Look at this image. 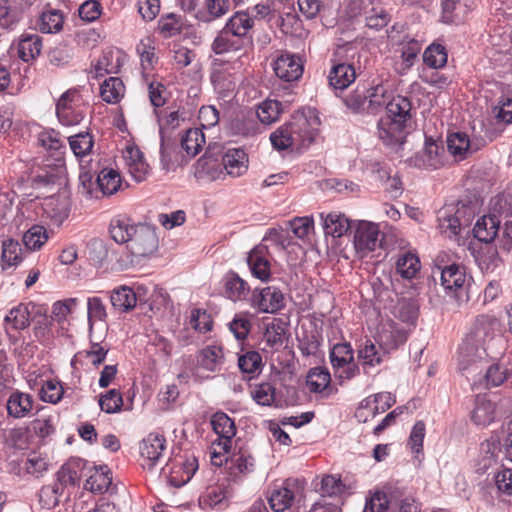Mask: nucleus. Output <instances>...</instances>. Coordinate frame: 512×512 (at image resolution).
<instances>
[{
    "label": "nucleus",
    "instance_id": "4c0bfd02",
    "mask_svg": "<svg viewBox=\"0 0 512 512\" xmlns=\"http://www.w3.org/2000/svg\"><path fill=\"white\" fill-rule=\"evenodd\" d=\"M108 347L102 343H92L89 349L77 352L72 360L71 366L73 369H77V364H82L83 360H89L95 367L101 365L107 356Z\"/></svg>",
    "mask_w": 512,
    "mask_h": 512
},
{
    "label": "nucleus",
    "instance_id": "c9c22d12",
    "mask_svg": "<svg viewBox=\"0 0 512 512\" xmlns=\"http://www.w3.org/2000/svg\"><path fill=\"white\" fill-rule=\"evenodd\" d=\"M405 124L391 118H381L378 123L379 138L386 145H394L401 143L404 139Z\"/></svg>",
    "mask_w": 512,
    "mask_h": 512
},
{
    "label": "nucleus",
    "instance_id": "f8f14e48",
    "mask_svg": "<svg viewBox=\"0 0 512 512\" xmlns=\"http://www.w3.org/2000/svg\"><path fill=\"white\" fill-rule=\"evenodd\" d=\"M379 226L369 221H359L354 234V246L357 254L364 258L370 252L380 247L381 240Z\"/></svg>",
    "mask_w": 512,
    "mask_h": 512
},
{
    "label": "nucleus",
    "instance_id": "e2e57ef3",
    "mask_svg": "<svg viewBox=\"0 0 512 512\" xmlns=\"http://www.w3.org/2000/svg\"><path fill=\"white\" fill-rule=\"evenodd\" d=\"M238 366L243 373L249 374L253 377L254 375L259 374L262 370V357L256 351H247L239 356Z\"/></svg>",
    "mask_w": 512,
    "mask_h": 512
},
{
    "label": "nucleus",
    "instance_id": "774afa93",
    "mask_svg": "<svg viewBox=\"0 0 512 512\" xmlns=\"http://www.w3.org/2000/svg\"><path fill=\"white\" fill-rule=\"evenodd\" d=\"M270 141L277 150H286L291 147L296 148V142L287 123L271 133Z\"/></svg>",
    "mask_w": 512,
    "mask_h": 512
},
{
    "label": "nucleus",
    "instance_id": "3c124183",
    "mask_svg": "<svg viewBox=\"0 0 512 512\" xmlns=\"http://www.w3.org/2000/svg\"><path fill=\"white\" fill-rule=\"evenodd\" d=\"M448 53L444 45L440 43L430 44L423 53V62L426 66L439 69L446 65Z\"/></svg>",
    "mask_w": 512,
    "mask_h": 512
},
{
    "label": "nucleus",
    "instance_id": "72a5a7b5",
    "mask_svg": "<svg viewBox=\"0 0 512 512\" xmlns=\"http://www.w3.org/2000/svg\"><path fill=\"white\" fill-rule=\"evenodd\" d=\"M136 52L140 58L142 75L148 77L158 63L154 40L151 37L141 39L136 46Z\"/></svg>",
    "mask_w": 512,
    "mask_h": 512
},
{
    "label": "nucleus",
    "instance_id": "bb28decb",
    "mask_svg": "<svg viewBox=\"0 0 512 512\" xmlns=\"http://www.w3.org/2000/svg\"><path fill=\"white\" fill-rule=\"evenodd\" d=\"M356 79V71L352 64L333 62L328 80L331 87L344 90Z\"/></svg>",
    "mask_w": 512,
    "mask_h": 512
},
{
    "label": "nucleus",
    "instance_id": "a211bd4d",
    "mask_svg": "<svg viewBox=\"0 0 512 512\" xmlns=\"http://www.w3.org/2000/svg\"><path fill=\"white\" fill-rule=\"evenodd\" d=\"M386 355L380 346L377 348L371 339H366L357 348V364L362 367L364 373H369L371 368L382 364Z\"/></svg>",
    "mask_w": 512,
    "mask_h": 512
},
{
    "label": "nucleus",
    "instance_id": "f257e3e1",
    "mask_svg": "<svg viewBox=\"0 0 512 512\" xmlns=\"http://www.w3.org/2000/svg\"><path fill=\"white\" fill-rule=\"evenodd\" d=\"M109 231L115 242L126 245L131 256L127 264L139 263L158 248L155 230L148 225L133 224L127 217L118 216L112 219Z\"/></svg>",
    "mask_w": 512,
    "mask_h": 512
},
{
    "label": "nucleus",
    "instance_id": "a878e982",
    "mask_svg": "<svg viewBox=\"0 0 512 512\" xmlns=\"http://www.w3.org/2000/svg\"><path fill=\"white\" fill-rule=\"evenodd\" d=\"M249 159L243 149H229L222 157V165L231 177H240L248 170Z\"/></svg>",
    "mask_w": 512,
    "mask_h": 512
},
{
    "label": "nucleus",
    "instance_id": "4d7b16f0",
    "mask_svg": "<svg viewBox=\"0 0 512 512\" xmlns=\"http://www.w3.org/2000/svg\"><path fill=\"white\" fill-rule=\"evenodd\" d=\"M63 16L58 10H47L41 13L36 26L42 33H56L62 29Z\"/></svg>",
    "mask_w": 512,
    "mask_h": 512
},
{
    "label": "nucleus",
    "instance_id": "9d476101",
    "mask_svg": "<svg viewBox=\"0 0 512 512\" xmlns=\"http://www.w3.org/2000/svg\"><path fill=\"white\" fill-rule=\"evenodd\" d=\"M250 306L261 313H276L285 307L282 291L274 286L254 289L249 299Z\"/></svg>",
    "mask_w": 512,
    "mask_h": 512
},
{
    "label": "nucleus",
    "instance_id": "de8ad7c7",
    "mask_svg": "<svg viewBox=\"0 0 512 512\" xmlns=\"http://www.w3.org/2000/svg\"><path fill=\"white\" fill-rule=\"evenodd\" d=\"M96 183L103 195H112L119 190L122 180L118 171L104 168L99 172Z\"/></svg>",
    "mask_w": 512,
    "mask_h": 512
},
{
    "label": "nucleus",
    "instance_id": "bf43d9fd",
    "mask_svg": "<svg viewBox=\"0 0 512 512\" xmlns=\"http://www.w3.org/2000/svg\"><path fill=\"white\" fill-rule=\"evenodd\" d=\"M282 113V104L277 100L267 99L258 105L256 114L263 124H272L279 120Z\"/></svg>",
    "mask_w": 512,
    "mask_h": 512
},
{
    "label": "nucleus",
    "instance_id": "423d86ee",
    "mask_svg": "<svg viewBox=\"0 0 512 512\" xmlns=\"http://www.w3.org/2000/svg\"><path fill=\"white\" fill-rule=\"evenodd\" d=\"M241 56L237 59L223 60L215 58L210 66V81L217 93L225 95L227 92L234 91L238 75L242 70L243 63Z\"/></svg>",
    "mask_w": 512,
    "mask_h": 512
},
{
    "label": "nucleus",
    "instance_id": "6e6d98bb",
    "mask_svg": "<svg viewBox=\"0 0 512 512\" xmlns=\"http://www.w3.org/2000/svg\"><path fill=\"white\" fill-rule=\"evenodd\" d=\"M49 238L48 230L42 225L35 224L24 233L23 243L29 250L36 251L41 249Z\"/></svg>",
    "mask_w": 512,
    "mask_h": 512
},
{
    "label": "nucleus",
    "instance_id": "c03bdc74",
    "mask_svg": "<svg viewBox=\"0 0 512 512\" xmlns=\"http://www.w3.org/2000/svg\"><path fill=\"white\" fill-rule=\"evenodd\" d=\"M396 402L395 396L390 392H380L370 395L362 400L363 408H370L371 418L391 408Z\"/></svg>",
    "mask_w": 512,
    "mask_h": 512
},
{
    "label": "nucleus",
    "instance_id": "338daca9",
    "mask_svg": "<svg viewBox=\"0 0 512 512\" xmlns=\"http://www.w3.org/2000/svg\"><path fill=\"white\" fill-rule=\"evenodd\" d=\"M158 30L164 38L179 34L182 30L181 17L174 13L163 15L158 21Z\"/></svg>",
    "mask_w": 512,
    "mask_h": 512
},
{
    "label": "nucleus",
    "instance_id": "ea45409f",
    "mask_svg": "<svg viewBox=\"0 0 512 512\" xmlns=\"http://www.w3.org/2000/svg\"><path fill=\"white\" fill-rule=\"evenodd\" d=\"M112 483L111 472L107 467H94L85 482V489L94 493H103L108 490Z\"/></svg>",
    "mask_w": 512,
    "mask_h": 512
},
{
    "label": "nucleus",
    "instance_id": "dca6fc26",
    "mask_svg": "<svg viewBox=\"0 0 512 512\" xmlns=\"http://www.w3.org/2000/svg\"><path fill=\"white\" fill-rule=\"evenodd\" d=\"M445 150L433 140H427L421 152L416 153L410 162L420 169H438L444 165Z\"/></svg>",
    "mask_w": 512,
    "mask_h": 512
},
{
    "label": "nucleus",
    "instance_id": "79ce46f5",
    "mask_svg": "<svg viewBox=\"0 0 512 512\" xmlns=\"http://www.w3.org/2000/svg\"><path fill=\"white\" fill-rule=\"evenodd\" d=\"M331 376L327 369L315 367L310 370L307 376V385L311 392L325 393L329 396L332 393L330 388Z\"/></svg>",
    "mask_w": 512,
    "mask_h": 512
},
{
    "label": "nucleus",
    "instance_id": "680f3d73",
    "mask_svg": "<svg viewBox=\"0 0 512 512\" xmlns=\"http://www.w3.org/2000/svg\"><path fill=\"white\" fill-rule=\"evenodd\" d=\"M512 375V369L507 367L505 357L498 363L492 364L486 372L487 385L497 387L502 385Z\"/></svg>",
    "mask_w": 512,
    "mask_h": 512
},
{
    "label": "nucleus",
    "instance_id": "7c9ffc66",
    "mask_svg": "<svg viewBox=\"0 0 512 512\" xmlns=\"http://www.w3.org/2000/svg\"><path fill=\"white\" fill-rule=\"evenodd\" d=\"M496 416V405L486 396L478 395L475 400V407L471 414L472 422L479 427H487L494 422Z\"/></svg>",
    "mask_w": 512,
    "mask_h": 512
},
{
    "label": "nucleus",
    "instance_id": "f704fd0d",
    "mask_svg": "<svg viewBox=\"0 0 512 512\" xmlns=\"http://www.w3.org/2000/svg\"><path fill=\"white\" fill-rule=\"evenodd\" d=\"M320 218L323 221L325 233L334 238L343 236L350 229L349 219L341 212L332 211L327 214L322 212Z\"/></svg>",
    "mask_w": 512,
    "mask_h": 512
},
{
    "label": "nucleus",
    "instance_id": "0eeeda50",
    "mask_svg": "<svg viewBox=\"0 0 512 512\" xmlns=\"http://www.w3.org/2000/svg\"><path fill=\"white\" fill-rule=\"evenodd\" d=\"M198 469V460L193 455H176L162 468V475L174 487L185 485Z\"/></svg>",
    "mask_w": 512,
    "mask_h": 512
},
{
    "label": "nucleus",
    "instance_id": "0e129e2a",
    "mask_svg": "<svg viewBox=\"0 0 512 512\" xmlns=\"http://www.w3.org/2000/svg\"><path fill=\"white\" fill-rule=\"evenodd\" d=\"M30 428L28 426L15 427L6 434V443L16 449H27L31 440Z\"/></svg>",
    "mask_w": 512,
    "mask_h": 512
},
{
    "label": "nucleus",
    "instance_id": "9b49d317",
    "mask_svg": "<svg viewBox=\"0 0 512 512\" xmlns=\"http://www.w3.org/2000/svg\"><path fill=\"white\" fill-rule=\"evenodd\" d=\"M441 285L447 295L451 296L460 303L464 296L467 297L465 290L466 270L464 266L452 264L441 270Z\"/></svg>",
    "mask_w": 512,
    "mask_h": 512
},
{
    "label": "nucleus",
    "instance_id": "864d4df0",
    "mask_svg": "<svg viewBox=\"0 0 512 512\" xmlns=\"http://www.w3.org/2000/svg\"><path fill=\"white\" fill-rule=\"evenodd\" d=\"M160 154L162 167L166 171L175 170L177 166L183 164V156L180 155L177 147L167 142L164 136L161 138Z\"/></svg>",
    "mask_w": 512,
    "mask_h": 512
},
{
    "label": "nucleus",
    "instance_id": "5701e85b",
    "mask_svg": "<svg viewBox=\"0 0 512 512\" xmlns=\"http://www.w3.org/2000/svg\"><path fill=\"white\" fill-rule=\"evenodd\" d=\"M42 37L36 33L21 34L17 43V55L24 62L35 60L42 51Z\"/></svg>",
    "mask_w": 512,
    "mask_h": 512
},
{
    "label": "nucleus",
    "instance_id": "052dcab7",
    "mask_svg": "<svg viewBox=\"0 0 512 512\" xmlns=\"http://www.w3.org/2000/svg\"><path fill=\"white\" fill-rule=\"evenodd\" d=\"M98 404L107 414L119 413L124 405L122 393L118 389H110L99 396Z\"/></svg>",
    "mask_w": 512,
    "mask_h": 512
},
{
    "label": "nucleus",
    "instance_id": "39448f33",
    "mask_svg": "<svg viewBox=\"0 0 512 512\" xmlns=\"http://www.w3.org/2000/svg\"><path fill=\"white\" fill-rule=\"evenodd\" d=\"M87 109L88 104L76 88H70L61 94L55 107L56 116L64 126L80 124L86 116Z\"/></svg>",
    "mask_w": 512,
    "mask_h": 512
},
{
    "label": "nucleus",
    "instance_id": "f03ea898",
    "mask_svg": "<svg viewBox=\"0 0 512 512\" xmlns=\"http://www.w3.org/2000/svg\"><path fill=\"white\" fill-rule=\"evenodd\" d=\"M496 319L489 315L476 318L473 330L459 346V369L466 371L475 366L485 355L484 343L494 331Z\"/></svg>",
    "mask_w": 512,
    "mask_h": 512
},
{
    "label": "nucleus",
    "instance_id": "ddd939ff",
    "mask_svg": "<svg viewBox=\"0 0 512 512\" xmlns=\"http://www.w3.org/2000/svg\"><path fill=\"white\" fill-rule=\"evenodd\" d=\"M273 70L280 80L292 83L302 77L304 64L302 59L297 55L281 53L273 63Z\"/></svg>",
    "mask_w": 512,
    "mask_h": 512
},
{
    "label": "nucleus",
    "instance_id": "8fccbe9b",
    "mask_svg": "<svg viewBox=\"0 0 512 512\" xmlns=\"http://www.w3.org/2000/svg\"><path fill=\"white\" fill-rule=\"evenodd\" d=\"M125 86L118 77L106 79L100 87L101 98L111 104L119 102L124 96Z\"/></svg>",
    "mask_w": 512,
    "mask_h": 512
},
{
    "label": "nucleus",
    "instance_id": "13d9d810",
    "mask_svg": "<svg viewBox=\"0 0 512 512\" xmlns=\"http://www.w3.org/2000/svg\"><path fill=\"white\" fill-rule=\"evenodd\" d=\"M64 490L65 488L57 480L52 484L43 486L39 492L41 506L45 509L55 508L59 504Z\"/></svg>",
    "mask_w": 512,
    "mask_h": 512
},
{
    "label": "nucleus",
    "instance_id": "c756f323",
    "mask_svg": "<svg viewBox=\"0 0 512 512\" xmlns=\"http://www.w3.org/2000/svg\"><path fill=\"white\" fill-rule=\"evenodd\" d=\"M232 35L240 36L246 42L251 43L252 37L249 36L250 31L255 26L253 17L250 16L249 10L235 12L225 23Z\"/></svg>",
    "mask_w": 512,
    "mask_h": 512
},
{
    "label": "nucleus",
    "instance_id": "37998d69",
    "mask_svg": "<svg viewBox=\"0 0 512 512\" xmlns=\"http://www.w3.org/2000/svg\"><path fill=\"white\" fill-rule=\"evenodd\" d=\"M387 118L398 121L406 125V122L410 119L411 103L403 96L397 95L391 98L386 104Z\"/></svg>",
    "mask_w": 512,
    "mask_h": 512
},
{
    "label": "nucleus",
    "instance_id": "58836bf2",
    "mask_svg": "<svg viewBox=\"0 0 512 512\" xmlns=\"http://www.w3.org/2000/svg\"><path fill=\"white\" fill-rule=\"evenodd\" d=\"M113 308L119 312H129L137 304L136 293L128 286L115 288L110 295Z\"/></svg>",
    "mask_w": 512,
    "mask_h": 512
},
{
    "label": "nucleus",
    "instance_id": "aec40b11",
    "mask_svg": "<svg viewBox=\"0 0 512 512\" xmlns=\"http://www.w3.org/2000/svg\"><path fill=\"white\" fill-rule=\"evenodd\" d=\"M248 42L240 36L232 35L231 31L224 27L217 33L211 44V50L217 55L242 50Z\"/></svg>",
    "mask_w": 512,
    "mask_h": 512
},
{
    "label": "nucleus",
    "instance_id": "412c9836",
    "mask_svg": "<svg viewBox=\"0 0 512 512\" xmlns=\"http://www.w3.org/2000/svg\"><path fill=\"white\" fill-rule=\"evenodd\" d=\"M406 340L407 335L405 331L397 328L393 322L382 325L376 337L377 343L387 354L396 350Z\"/></svg>",
    "mask_w": 512,
    "mask_h": 512
},
{
    "label": "nucleus",
    "instance_id": "473e14b6",
    "mask_svg": "<svg viewBox=\"0 0 512 512\" xmlns=\"http://www.w3.org/2000/svg\"><path fill=\"white\" fill-rule=\"evenodd\" d=\"M248 266L252 275L266 282L271 277V264L266 256L265 248H255L248 255Z\"/></svg>",
    "mask_w": 512,
    "mask_h": 512
},
{
    "label": "nucleus",
    "instance_id": "4be33fe9",
    "mask_svg": "<svg viewBox=\"0 0 512 512\" xmlns=\"http://www.w3.org/2000/svg\"><path fill=\"white\" fill-rule=\"evenodd\" d=\"M224 296L233 301H244L250 293V286L234 271H229L223 277Z\"/></svg>",
    "mask_w": 512,
    "mask_h": 512
},
{
    "label": "nucleus",
    "instance_id": "7ed1b4c3",
    "mask_svg": "<svg viewBox=\"0 0 512 512\" xmlns=\"http://www.w3.org/2000/svg\"><path fill=\"white\" fill-rule=\"evenodd\" d=\"M211 426L217 437L211 442L209 448L210 460L212 465L221 467L228 461L227 455L236 435V426L232 418L220 411L212 415Z\"/></svg>",
    "mask_w": 512,
    "mask_h": 512
},
{
    "label": "nucleus",
    "instance_id": "5fc2aeb1",
    "mask_svg": "<svg viewBox=\"0 0 512 512\" xmlns=\"http://www.w3.org/2000/svg\"><path fill=\"white\" fill-rule=\"evenodd\" d=\"M252 399L261 406H271L276 399V388L270 382H261L250 386Z\"/></svg>",
    "mask_w": 512,
    "mask_h": 512
},
{
    "label": "nucleus",
    "instance_id": "b1692460",
    "mask_svg": "<svg viewBox=\"0 0 512 512\" xmlns=\"http://www.w3.org/2000/svg\"><path fill=\"white\" fill-rule=\"evenodd\" d=\"M34 400L30 394L13 391L6 402L7 414L15 419L29 416L33 409Z\"/></svg>",
    "mask_w": 512,
    "mask_h": 512
},
{
    "label": "nucleus",
    "instance_id": "6ab92c4d",
    "mask_svg": "<svg viewBox=\"0 0 512 512\" xmlns=\"http://www.w3.org/2000/svg\"><path fill=\"white\" fill-rule=\"evenodd\" d=\"M34 308L35 306L32 303H19L14 306L5 315L3 327L19 331L28 329L31 325Z\"/></svg>",
    "mask_w": 512,
    "mask_h": 512
},
{
    "label": "nucleus",
    "instance_id": "cd10ccee",
    "mask_svg": "<svg viewBox=\"0 0 512 512\" xmlns=\"http://www.w3.org/2000/svg\"><path fill=\"white\" fill-rule=\"evenodd\" d=\"M87 462L81 458L69 459L57 472V481L64 488L76 485L84 475Z\"/></svg>",
    "mask_w": 512,
    "mask_h": 512
},
{
    "label": "nucleus",
    "instance_id": "20e7f679",
    "mask_svg": "<svg viewBox=\"0 0 512 512\" xmlns=\"http://www.w3.org/2000/svg\"><path fill=\"white\" fill-rule=\"evenodd\" d=\"M474 216V208L469 204L445 205L438 211L437 228L446 238L458 240L461 230L470 226Z\"/></svg>",
    "mask_w": 512,
    "mask_h": 512
},
{
    "label": "nucleus",
    "instance_id": "6e6552de",
    "mask_svg": "<svg viewBox=\"0 0 512 512\" xmlns=\"http://www.w3.org/2000/svg\"><path fill=\"white\" fill-rule=\"evenodd\" d=\"M331 365L340 381L351 380L360 374V367L354 361V350L350 343L335 344L329 354Z\"/></svg>",
    "mask_w": 512,
    "mask_h": 512
},
{
    "label": "nucleus",
    "instance_id": "49530a36",
    "mask_svg": "<svg viewBox=\"0 0 512 512\" xmlns=\"http://www.w3.org/2000/svg\"><path fill=\"white\" fill-rule=\"evenodd\" d=\"M147 83L148 97L151 105L154 107V113L158 116L157 109L163 107L170 96L167 87L160 81L144 77Z\"/></svg>",
    "mask_w": 512,
    "mask_h": 512
},
{
    "label": "nucleus",
    "instance_id": "a18cd8bd",
    "mask_svg": "<svg viewBox=\"0 0 512 512\" xmlns=\"http://www.w3.org/2000/svg\"><path fill=\"white\" fill-rule=\"evenodd\" d=\"M68 142L71 151L80 163L91 154L94 146L93 136L89 132H81L70 136Z\"/></svg>",
    "mask_w": 512,
    "mask_h": 512
},
{
    "label": "nucleus",
    "instance_id": "a19ab883",
    "mask_svg": "<svg viewBox=\"0 0 512 512\" xmlns=\"http://www.w3.org/2000/svg\"><path fill=\"white\" fill-rule=\"evenodd\" d=\"M421 269V262L417 254L407 251L399 255L396 261V272L403 279H413Z\"/></svg>",
    "mask_w": 512,
    "mask_h": 512
},
{
    "label": "nucleus",
    "instance_id": "c85d7f7f",
    "mask_svg": "<svg viewBox=\"0 0 512 512\" xmlns=\"http://www.w3.org/2000/svg\"><path fill=\"white\" fill-rule=\"evenodd\" d=\"M230 473L234 476L247 475L256 469V459L248 447H240L230 457Z\"/></svg>",
    "mask_w": 512,
    "mask_h": 512
},
{
    "label": "nucleus",
    "instance_id": "2eb2a0df",
    "mask_svg": "<svg viewBox=\"0 0 512 512\" xmlns=\"http://www.w3.org/2000/svg\"><path fill=\"white\" fill-rule=\"evenodd\" d=\"M297 489V480L286 479L280 486H274L268 496V503L273 512H284L291 508Z\"/></svg>",
    "mask_w": 512,
    "mask_h": 512
},
{
    "label": "nucleus",
    "instance_id": "09e8293b",
    "mask_svg": "<svg viewBox=\"0 0 512 512\" xmlns=\"http://www.w3.org/2000/svg\"><path fill=\"white\" fill-rule=\"evenodd\" d=\"M205 143V134L200 128L188 129L181 139V147L190 158L195 157L202 150Z\"/></svg>",
    "mask_w": 512,
    "mask_h": 512
},
{
    "label": "nucleus",
    "instance_id": "2f4dec72",
    "mask_svg": "<svg viewBox=\"0 0 512 512\" xmlns=\"http://www.w3.org/2000/svg\"><path fill=\"white\" fill-rule=\"evenodd\" d=\"M129 174L137 182L146 179L149 173V165L146 163L143 153L135 147H128L124 154Z\"/></svg>",
    "mask_w": 512,
    "mask_h": 512
},
{
    "label": "nucleus",
    "instance_id": "69168bd1",
    "mask_svg": "<svg viewBox=\"0 0 512 512\" xmlns=\"http://www.w3.org/2000/svg\"><path fill=\"white\" fill-rule=\"evenodd\" d=\"M470 147V139L466 133H452L447 138L448 151L455 157L464 158Z\"/></svg>",
    "mask_w": 512,
    "mask_h": 512
},
{
    "label": "nucleus",
    "instance_id": "1a4fd4ad",
    "mask_svg": "<svg viewBox=\"0 0 512 512\" xmlns=\"http://www.w3.org/2000/svg\"><path fill=\"white\" fill-rule=\"evenodd\" d=\"M287 124L296 142V149H300L309 146L314 141L320 120L312 111H309L308 114L297 112Z\"/></svg>",
    "mask_w": 512,
    "mask_h": 512
},
{
    "label": "nucleus",
    "instance_id": "f3484780",
    "mask_svg": "<svg viewBox=\"0 0 512 512\" xmlns=\"http://www.w3.org/2000/svg\"><path fill=\"white\" fill-rule=\"evenodd\" d=\"M197 372L204 370L209 373L220 372L225 361L223 347L220 345H208L202 348L196 356Z\"/></svg>",
    "mask_w": 512,
    "mask_h": 512
},
{
    "label": "nucleus",
    "instance_id": "603ef678",
    "mask_svg": "<svg viewBox=\"0 0 512 512\" xmlns=\"http://www.w3.org/2000/svg\"><path fill=\"white\" fill-rule=\"evenodd\" d=\"M284 333L285 329L280 320H274L267 324L263 334V342L265 343L263 350H266V348H269L270 351L278 350L283 344Z\"/></svg>",
    "mask_w": 512,
    "mask_h": 512
},
{
    "label": "nucleus",
    "instance_id": "4468645a",
    "mask_svg": "<svg viewBox=\"0 0 512 512\" xmlns=\"http://www.w3.org/2000/svg\"><path fill=\"white\" fill-rule=\"evenodd\" d=\"M167 441L164 435L157 432L149 433L140 444V454L149 469L153 468L164 456Z\"/></svg>",
    "mask_w": 512,
    "mask_h": 512
},
{
    "label": "nucleus",
    "instance_id": "e433bc0d",
    "mask_svg": "<svg viewBox=\"0 0 512 512\" xmlns=\"http://www.w3.org/2000/svg\"><path fill=\"white\" fill-rule=\"evenodd\" d=\"M500 221L496 215H485L477 220L473 232L481 242H492L499 230Z\"/></svg>",
    "mask_w": 512,
    "mask_h": 512
},
{
    "label": "nucleus",
    "instance_id": "393cba45",
    "mask_svg": "<svg viewBox=\"0 0 512 512\" xmlns=\"http://www.w3.org/2000/svg\"><path fill=\"white\" fill-rule=\"evenodd\" d=\"M404 29V25L402 24H395L391 27V29L388 31V37L393 42H398L400 44H403L402 52H401V58L403 61V65L405 69H409L415 59L417 58L418 54L421 51V43L413 38L404 37L403 40H396V37L394 35L395 32L402 31Z\"/></svg>",
    "mask_w": 512,
    "mask_h": 512
}]
</instances>
